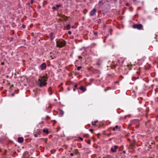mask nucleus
Instances as JSON below:
<instances>
[{"instance_id":"obj_19","label":"nucleus","mask_w":158,"mask_h":158,"mask_svg":"<svg viewBox=\"0 0 158 158\" xmlns=\"http://www.w3.org/2000/svg\"><path fill=\"white\" fill-rule=\"evenodd\" d=\"M52 9L53 10H57L56 6L55 7H52Z\"/></svg>"},{"instance_id":"obj_39","label":"nucleus","mask_w":158,"mask_h":158,"mask_svg":"<svg viewBox=\"0 0 158 158\" xmlns=\"http://www.w3.org/2000/svg\"><path fill=\"white\" fill-rule=\"evenodd\" d=\"M62 112L61 113V114H64V112H63V111L62 110Z\"/></svg>"},{"instance_id":"obj_42","label":"nucleus","mask_w":158,"mask_h":158,"mask_svg":"<svg viewBox=\"0 0 158 158\" xmlns=\"http://www.w3.org/2000/svg\"><path fill=\"white\" fill-rule=\"evenodd\" d=\"M28 5H30V3H28Z\"/></svg>"},{"instance_id":"obj_41","label":"nucleus","mask_w":158,"mask_h":158,"mask_svg":"<svg viewBox=\"0 0 158 158\" xmlns=\"http://www.w3.org/2000/svg\"><path fill=\"white\" fill-rule=\"evenodd\" d=\"M73 90H74V91H75V89H73Z\"/></svg>"},{"instance_id":"obj_18","label":"nucleus","mask_w":158,"mask_h":158,"mask_svg":"<svg viewBox=\"0 0 158 158\" xmlns=\"http://www.w3.org/2000/svg\"><path fill=\"white\" fill-rule=\"evenodd\" d=\"M81 68V66H78L77 67V69L78 70H79Z\"/></svg>"},{"instance_id":"obj_27","label":"nucleus","mask_w":158,"mask_h":158,"mask_svg":"<svg viewBox=\"0 0 158 158\" xmlns=\"http://www.w3.org/2000/svg\"><path fill=\"white\" fill-rule=\"evenodd\" d=\"M34 0H31V2H30L31 4H33V1Z\"/></svg>"},{"instance_id":"obj_44","label":"nucleus","mask_w":158,"mask_h":158,"mask_svg":"<svg viewBox=\"0 0 158 158\" xmlns=\"http://www.w3.org/2000/svg\"><path fill=\"white\" fill-rule=\"evenodd\" d=\"M150 158H152V157H150Z\"/></svg>"},{"instance_id":"obj_4","label":"nucleus","mask_w":158,"mask_h":158,"mask_svg":"<svg viewBox=\"0 0 158 158\" xmlns=\"http://www.w3.org/2000/svg\"><path fill=\"white\" fill-rule=\"evenodd\" d=\"M97 11V10L95 8H94L90 13V16H93L95 15Z\"/></svg>"},{"instance_id":"obj_28","label":"nucleus","mask_w":158,"mask_h":158,"mask_svg":"<svg viewBox=\"0 0 158 158\" xmlns=\"http://www.w3.org/2000/svg\"><path fill=\"white\" fill-rule=\"evenodd\" d=\"M46 119H49V118H50V117H49L48 116H46Z\"/></svg>"},{"instance_id":"obj_16","label":"nucleus","mask_w":158,"mask_h":158,"mask_svg":"<svg viewBox=\"0 0 158 158\" xmlns=\"http://www.w3.org/2000/svg\"><path fill=\"white\" fill-rule=\"evenodd\" d=\"M61 5H56V7L57 9H58V8Z\"/></svg>"},{"instance_id":"obj_36","label":"nucleus","mask_w":158,"mask_h":158,"mask_svg":"<svg viewBox=\"0 0 158 158\" xmlns=\"http://www.w3.org/2000/svg\"><path fill=\"white\" fill-rule=\"evenodd\" d=\"M112 130H113V131H115V128H113V129H112Z\"/></svg>"},{"instance_id":"obj_1","label":"nucleus","mask_w":158,"mask_h":158,"mask_svg":"<svg viewBox=\"0 0 158 158\" xmlns=\"http://www.w3.org/2000/svg\"><path fill=\"white\" fill-rule=\"evenodd\" d=\"M47 77L44 76L40 77L38 79V84L40 87H43L46 86L47 83L46 81H47Z\"/></svg>"},{"instance_id":"obj_30","label":"nucleus","mask_w":158,"mask_h":158,"mask_svg":"<svg viewBox=\"0 0 158 158\" xmlns=\"http://www.w3.org/2000/svg\"><path fill=\"white\" fill-rule=\"evenodd\" d=\"M22 27L23 28H25V27H26V26L25 25H22Z\"/></svg>"},{"instance_id":"obj_32","label":"nucleus","mask_w":158,"mask_h":158,"mask_svg":"<svg viewBox=\"0 0 158 158\" xmlns=\"http://www.w3.org/2000/svg\"><path fill=\"white\" fill-rule=\"evenodd\" d=\"M70 155L72 156H73L74 155V154L73 153H71Z\"/></svg>"},{"instance_id":"obj_17","label":"nucleus","mask_w":158,"mask_h":158,"mask_svg":"<svg viewBox=\"0 0 158 158\" xmlns=\"http://www.w3.org/2000/svg\"><path fill=\"white\" fill-rule=\"evenodd\" d=\"M115 129H120V127H119L118 125L115 126Z\"/></svg>"},{"instance_id":"obj_43","label":"nucleus","mask_w":158,"mask_h":158,"mask_svg":"<svg viewBox=\"0 0 158 158\" xmlns=\"http://www.w3.org/2000/svg\"><path fill=\"white\" fill-rule=\"evenodd\" d=\"M130 140V139H128V140Z\"/></svg>"},{"instance_id":"obj_3","label":"nucleus","mask_w":158,"mask_h":158,"mask_svg":"<svg viewBox=\"0 0 158 158\" xmlns=\"http://www.w3.org/2000/svg\"><path fill=\"white\" fill-rule=\"evenodd\" d=\"M143 26L141 24H135L133 26V27L139 30L143 29Z\"/></svg>"},{"instance_id":"obj_22","label":"nucleus","mask_w":158,"mask_h":158,"mask_svg":"<svg viewBox=\"0 0 158 158\" xmlns=\"http://www.w3.org/2000/svg\"><path fill=\"white\" fill-rule=\"evenodd\" d=\"M134 145V143H133L132 144H130V146L131 147H133Z\"/></svg>"},{"instance_id":"obj_13","label":"nucleus","mask_w":158,"mask_h":158,"mask_svg":"<svg viewBox=\"0 0 158 158\" xmlns=\"http://www.w3.org/2000/svg\"><path fill=\"white\" fill-rule=\"evenodd\" d=\"M52 91V89L51 87H49L48 89V91L49 92V94L50 95H51L52 94V92H51Z\"/></svg>"},{"instance_id":"obj_8","label":"nucleus","mask_w":158,"mask_h":158,"mask_svg":"<svg viewBox=\"0 0 158 158\" xmlns=\"http://www.w3.org/2000/svg\"><path fill=\"white\" fill-rule=\"evenodd\" d=\"M102 63V60L100 59H99L98 60V62L97 63V65H98V66H100L101 65Z\"/></svg>"},{"instance_id":"obj_25","label":"nucleus","mask_w":158,"mask_h":158,"mask_svg":"<svg viewBox=\"0 0 158 158\" xmlns=\"http://www.w3.org/2000/svg\"><path fill=\"white\" fill-rule=\"evenodd\" d=\"M68 33L69 35H71L72 34V32H71V31H69L68 32Z\"/></svg>"},{"instance_id":"obj_29","label":"nucleus","mask_w":158,"mask_h":158,"mask_svg":"<svg viewBox=\"0 0 158 158\" xmlns=\"http://www.w3.org/2000/svg\"><path fill=\"white\" fill-rule=\"evenodd\" d=\"M34 136L35 137H37L38 136L37 134H35L34 135Z\"/></svg>"},{"instance_id":"obj_24","label":"nucleus","mask_w":158,"mask_h":158,"mask_svg":"<svg viewBox=\"0 0 158 158\" xmlns=\"http://www.w3.org/2000/svg\"><path fill=\"white\" fill-rule=\"evenodd\" d=\"M74 86L75 88H76L77 87V84H76L74 85Z\"/></svg>"},{"instance_id":"obj_2","label":"nucleus","mask_w":158,"mask_h":158,"mask_svg":"<svg viewBox=\"0 0 158 158\" xmlns=\"http://www.w3.org/2000/svg\"><path fill=\"white\" fill-rule=\"evenodd\" d=\"M56 42L57 47L59 48H62L66 44L65 41L64 40L62 41H57Z\"/></svg>"},{"instance_id":"obj_26","label":"nucleus","mask_w":158,"mask_h":158,"mask_svg":"<svg viewBox=\"0 0 158 158\" xmlns=\"http://www.w3.org/2000/svg\"><path fill=\"white\" fill-rule=\"evenodd\" d=\"M79 139H80L81 140H83V139L81 138V137H79Z\"/></svg>"},{"instance_id":"obj_14","label":"nucleus","mask_w":158,"mask_h":158,"mask_svg":"<svg viewBox=\"0 0 158 158\" xmlns=\"http://www.w3.org/2000/svg\"><path fill=\"white\" fill-rule=\"evenodd\" d=\"M71 25L70 24H68L66 26V29L68 30L70 29Z\"/></svg>"},{"instance_id":"obj_15","label":"nucleus","mask_w":158,"mask_h":158,"mask_svg":"<svg viewBox=\"0 0 158 158\" xmlns=\"http://www.w3.org/2000/svg\"><path fill=\"white\" fill-rule=\"evenodd\" d=\"M41 132H40V131L39 130H37L36 132H35V133L37 134H40Z\"/></svg>"},{"instance_id":"obj_37","label":"nucleus","mask_w":158,"mask_h":158,"mask_svg":"<svg viewBox=\"0 0 158 158\" xmlns=\"http://www.w3.org/2000/svg\"><path fill=\"white\" fill-rule=\"evenodd\" d=\"M14 95H15V94H14V93H12V96H14Z\"/></svg>"},{"instance_id":"obj_40","label":"nucleus","mask_w":158,"mask_h":158,"mask_svg":"<svg viewBox=\"0 0 158 158\" xmlns=\"http://www.w3.org/2000/svg\"><path fill=\"white\" fill-rule=\"evenodd\" d=\"M123 152L124 153H125V151H124Z\"/></svg>"},{"instance_id":"obj_5","label":"nucleus","mask_w":158,"mask_h":158,"mask_svg":"<svg viewBox=\"0 0 158 158\" xmlns=\"http://www.w3.org/2000/svg\"><path fill=\"white\" fill-rule=\"evenodd\" d=\"M118 148V146L115 145L114 147V148H111V151L112 152H115L116 151V149Z\"/></svg>"},{"instance_id":"obj_38","label":"nucleus","mask_w":158,"mask_h":158,"mask_svg":"<svg viewBox=\"0 0 158 158\" xmlns=\"http://www.w3.org/2000/svg\"><path fill=\"white\" fill-rule=\"evenodd\" d=\"M111 134V133L107 135L108 136H109Z\"/></svg>"},{"instance_id":"obj_12","label":"nucleus","mask_w":158,"mask_h":158,"mask_svg":"<svg viewBox=\"0 0 158 158\" xmlns=\"http://www.w3.org/2000/svg\"><path fill=\"white\" fill-rule=\"evenodd\" d=\"M98 122V120H96L94 122H92V124L93 126H95L96 125V123Z\"/></svg>"},{"instance_id":"obj_10","label":"nucleus","mask_w":158,"mask_h":158,"mask_svg":"<svg viewBox=\"0 0 158 158\" xmlns=\"http://www.w3.org/2000/svg\"><path fill=\"white\" fill-rule=\"evenodd\" d=\"M43 132L46 133V134H48L49 132L47 129H44L43 130Z\"/></svg>"},{"instance_id":"obj_6","label":"nucleus","mask_w":158,"mask_h":158,"mask_svg":"<svg viewBox=\"0 0 158 158\" xmlns=\"http://www.w3.org/2000/svg\"><path fill=\"white\" fill-rule=\"evenodd\" d=\"M41 69L42 70H43L45 69L46 68V64L44 63L42 64L41 65Z\"/></svg>"},{"instance_id":"obj_9","label":"nucleus","mask_w":158,"mask_h":158,"mask_svg":"<svg viewBox=\"0 0 158 158\" xmlns=\"http://www.w3.org/2000/svg\"><path fill=\"white\" fill-rule=\"evenodd\" d=\"M79 89H80L82 90L83 92H84V91H85V90H86L82 86H81L80 87Z\"/></svg>"},{"instance_id":"obj_21","label":"nucleus","mask_w":158,"mask_h":158,"mask_svg":"<svg viewBox=\"0 0 158 158\" xmlns=\"http://www.w3.org/2000/svg\"><path fill=\"white\" fill-rule=\"evenodd\" d=\"M87 143L88 144H90V140H88L87 142Z\"/></svg>"},{"instance_id":"obj_11","label":"nucleus","mask_w":158,"mask_h":158,"mask_svg":"<svg viewBox=\"0 0 158 158\" xmlns=\"http://www.w3.org/2000/svg\"><path fill=\"white\" fill-rule=\"evenodd\" d=\"M53 34L54 33L53 32H51L50 34V37L52 40H53L54 39V37L53 36Z\"/></svg>"},{"instance_id":"obj_31","label":"nucleus","mask_w":158,"mask_h":158,"mask_svg":"<svg viewBox=\"0 0 158 158\" xmlns=\"http://www.w3.org/2000/svg\"><path fill=\"white\" fill-rule=\"evenodd\" d=\"M129 5H130V4H129L128 3H127L126 4V6H129Z\"/></svg>"},{"instance_id":"obj_35","label":"nucleus","mask_w":158,"mask_h":158,"mask_svg":"<svg viewBox=\"0 0 158 158\" xmlns=\"http://www.w3.org/2000/svg\"><path fill=\"white\" fill-rule=\"evenodd\" d=\"M79 59H81L82 58V57L81 56H79Z\"/></svg>"},{"instance_id":"obj_33","label":"nucleus","mask_w":158,"mask_h":158,"mask_svg":"<svg viewBox=\"0 0 158 158\" xmlns=\"http://www.w3.org/2000/svg\"><path fill=\"white\" fill-rule=\"evenodd\" d=\"M4 64V62H2V63H1V65H3Z\"/></svg>"},{"instance_id":"obj_23","label":"nucleus","mask_w":158,"mask_h":158,"mask_svg":"<svg viewBox=\"0 0 158 158\" xmlns=\"http://www.w3.org/2000/svg\"><path fill=\"white\" fill-rule=\"evenodd\" d=\"M94 34L96 35H98V33L97 32H94Z\"/></svg>"},{"instance_id":"obj_20","label":"nucleus","mask_w":158,"mask_h":158,"mask_svg":"<svg viewBox=\"0 0 158 158\" xmlns=\"http://www.w3.org/2000/svg\"><path fill=\"white\" fill-rule=\"evenodd\" d=\"M92 133L93 132L94 130L93 129H90L89 130Z\"/></svg>"},{"instance_id":"obj_7","label":"nucleus","mask_w":158,"mask_h":158,"mask_svg":"<svg viewBox=\"0 0 158 158\" xmlns=\"http://www.w3.org/2000/svg\"><path fill=\"white\" fill-rule=\"evenodd\" d=\"M23 139L22 137H19L18 138V142L19 143H21L23 142Z\"/></svg>"},{"instance_id":"obj_34","label":"nucleus","mask_w":158,"mask_h":158,"mask_svg":"<svg viewBox=\"0 0 158 158\" xmlns=\"http://www.w3.org/2000/svg\"><path fill=\"white\" fill-rule=\"evenodd\" d=\"M116 65H117V64H116V65H114V68H114L116 67Z\"/></svg>"}]
</instances>
